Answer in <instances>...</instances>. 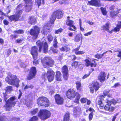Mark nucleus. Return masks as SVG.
Masks as SVG:
<instances>
[{
  "label": "nucleus",
  "mask_w": 121,
  "mask_h": 121,
  "mask_svg": "<svg viewBox=\"0 0 121 121\" xmlns=\"http://www.w3.org/2000/svg\"><path fill=\"white\" fill-rule=\"evenodd\" d=\"M5 90V92L3 94L4 99L5 102L4 107L6 111L9 112L10 111L12 107H14L15 105L17 102V101H15L16 99V98L15 96H13L11 97L8 99L9 96L6 93H10L12 91V86H8L6 87Z\"/></svg>",
  "instance_id": "obj_1"
},
{
  "label": "nucleus",
  "mask_w": 121,
  "mask_h": 121,
  "mask_svg": "<svg viewBox=\"0 0 121 121\" xmlns=\"http://www.w3.org/2000/svg\"><path fill=\"white\" fill-rule=\"evenodd\" d=\"M37 46H35L31 47L30 53L32 55L33 59L37 58L38 55V51L39 53L42 52L46 54L48 52V43L46 42L43 43L40 40H37L36 43Z\"/></svg>",
  "instance_id": "obj_2"
},
{
  "label": "nucleus",
  "mask_w": 121,
  "mask_h": 121,
  "mask_svg": "<svg viewBox=\"0 0 121 121\" xmlns=\"http://www.w3.org/2000/svg\"><path fill=\"white\" fill-rule=\"evenodd\" d=\"M65 95L67 98L71 100L75 98L73 102L77 104L79 103V99L81 98V95L74 89L70 88L66 92Z\"/></svg>",
  "instance_id": "obj_3"
},
{
  "label": "nucleus",
  "mask_w": 121,
  "mask_h": 121,
  "mask_svg": "<svg viewBox=\"0 0 121 121\" xmlns=\"http://www.w3.org/2000/svg\"><path fill=\"white\" fill-rule=\"evenodd\" d=\"M5 81L8 84L12 85H15L18 87L19 85L20 81L15 75L9 74L8 75L5 79Z\"/></svg>",
  "instance_id": "obj_4"
},
{
  "label": "nucleus",
  "mask_w": 121,
  "mask_h": 121,
  "mask_svg": "<svg viewBox=\"0 0 121 121\" xmlns=\"http://www.w3.org/2000/svg\"><path fill=\"white\" fill-rule=\"evenodd\" d=\"M20 7V5H18L16 9V11L15 14L7 16L10 22L13 21L16 22L19 21L20 18L21 17V15L23 12L22 9H19V8L18 9V8Z\"/></svg>",
  "instance_id": "obj_5"
},
{
  "label": "nucleus",
  "mask_w": 121,
  "mask_h": 121,
  "mask_svg": "<svg viewBox=\"0 0 121 121\" xmlns=\"http://www.w3.org/2000/svg\"><path fill=\"white\" fill-rule=\"evenodd\" d=\"M41 62L44 68L52 67L54 65V60L50 57L46 56L42 59Z\"/></svg>",
  "instance_id": "obj_6"
},
{
  "label": "nucleus",
  "mask_w": 121,
  "mask_h": 121,
  "mask_svg": "<svg viewBox=\"0 0 121 121\" xmlns=\"http://www.w3.org/2000/svg\"><path fill=\"white\" fill-rule=\"evenodd\" d=\"M50 112L47 109L40 110L38 114V116L40 119L43 121H45L51 117Z\"/></svg>",
  "instance_id": "obj_7"
},
{
  "label": "nucleus",
  "mask_w": 121,
  "mask_h": 121,
  "mask_svg": "<svg viewBox=\"0 0 121 121\" xmlns=\"http://www.w3.org/2000/svg\"><path fill=\"white\" fill-rule=\"evenodd\" d=\"M37 104L40 106L47 107L49 105V101L46 97H39L37 99Z\"/></svg>",
  "instance_id": "obj_8"
},
{
  "label": "nucleus",
  "mask_w": 121,
  "mask_h": 121,
  "mask_svg": "<svg viewBox=\"0 0 121 121\" xmlns=\"http://www.w3.org/2000/svg\"><path fill=\"white\" fill-rule=\"evenodd\" d=\"M40 31V28L36 25L33 27V29L32 28L30 30L29 33L30 35L32 36L33 40H35L37 38Z\"/></svg>",
  "instance_id": "obj_9"
},
{
  "label": "nucleus",
  "mask_w": 121,
  "mask_h": 121,
  "mask_svg": "<svg viewBox=\"0 0 121 121\" xmlns=\"http://www.w3.org/2000/svg\"><path fill=\"white\" fill-rule=\"evenodd\" d=\"M109 77V74L107 75L104 72L101 71L99 73L98 77V79L100 82L103 83L107 80Z\"/></svg>",
  "instance_id": "obj_10"
},
{
  "label": "nucleus",
  "mask_w": 121,
  "mask_h": 121,
  "mask_svg": "<svg viewBox=\"0 0 121 121\" xmlns=\"http://www.w3.org/2000/svg\"><path fill=\"white\" fill-rule=\"evenodd\" d=\"M55 73L51 69H48L46 76L49 82L52 81L54 79Z\"/></svg>",
  "instance_id": "obj_11"
},
{
  "label": "nucleus",
  "mask_w": 121,
  "mask_h": 121,
  "mask_svg": "<svg viewBox=\"0 0 121 121\" xmlns=\"http://www.w3.org/2000/svg\"><path fill=\"white\" fill-rule=\"evenodd\" d=\"M92 87H89V88L90 92L92 93H93L94 92V89L95 92H96L99 90L100 86L99 82L97 81H93L92 83Z\"/></svg>",
  "instance_id": "obj_12"
},
{
  "label": "nucleus",
  "mask_w": 121,
  "mask_h": 121,
  "mask_svg": "<svg viewBox=\"0 0 121 121\" xmlns=\"http://www.w3.org/2000/svg\"><path fill=\"white\" fill-rule=\"evenodd\" d=\"M96 61H98V60L96 59H92V61L93 62V63L91 62L89 59H85L84 60V61L85 62V65L87 67L90 66L91 67H95L97 65V63L96 62Z\"/></svg>",
  "instance_id": "obj_13"
},
{
  "label": "nucleus",
  "mask_w": 121,
  "mask_h": 121,
  "mask_svg": "<svg viewBox=\"0 0 121 121\" xmlns=\"http://www.w3.org/2000/svg\"><path fill=\"white\" fill-rule=\"evenodd\" d=\"M37 72L36 68L34 66L31 68L29 73L27 77V80H30L35 77Z\"/></svg>",
  "instance_id": "obj_14"
},
{
  "label": "nucleus",
  "mask_w": 121,
  "mask_h": 121,
  "mask_svg": "<svg viewBox=\"0 0 121 121\" xmlns=\"http://www.w3.org/2000/svg\"><path fill=\"white\" fill-rule=\"evenodd\" d=\"M64 13V12L62 10L58 9L54 11L52 14L57 18L60 19L62 18Z\"/></svg>",
  "instance_id": "obj_15"
},
{
  "label": "nucleus",
  "mask_w": 121,
  "mask_h": 121,
  "mask_svg": "<svg viewBox=\"0 0 121 121\" xmlns=\"http://www.w3.org/2000/svg\"><path fill=\"white\" fill-rule=\"evenodd\" d=\"M66 24L67 26H69V27L68 28L69 30L75 31L74 30L77 29V28L74 25L73 21L70 20V19H67L66 22Z\"/></svg>",
  "instance_id": "obj_16"
},
{
  "label": "nucleus",
  "mask_w": 121,
  "mask_h": 121,
  "mask_svg": "<svg viewBox=\"0 0 121 121\" xmlns=\"http://www.w3.org/2000/svg\"><path fill=\"white\" fill-rule=\"evenodd\" d=\"M54 97L55 102L57 104L61 105L63 104L64 99L60 94H56Z\"/></svg>",
  "instance_id": "obj_17"
},
{
  "label": "nucleus",
  "mask_w": 121,
  "mask_h": 121,
  "mask_svg": "<svg viewBox=\"0 0 121 121\" xmlns=\"http://www.w3.org/2000/svg\"><path fill=\"white\" fill-rule=\"evenodd\" d=\"M121 10L120 9H118L116 11H110L109 12L110 17L111 18H113L116 16H117L118 14L120 13V11Z\"/></svg>",
  "instance_id": "obj_18"
},
{
  "label": "nucleus",
  "mask_w": 121,
  "mask_h": 121,
  "mask_svg": "<svg viewBox=\"0 0 121 121\" xmlns=\"http://www.w3.org/2000/svg\"><path fill=\"white\" fill-rule=\"evenodd\" d=\"M80 46L73 49V51L75 52V53L76 55H82L84 54L85 52L83 51H79L80 48Z\"/></svg>",
  "instance_id": "obj_19"
},
{
  "label": "nucleus",
  "mask_w": 121,
  "mask_h": 121,
  "mask_svg": "<svg viewBox=\"0 0 121 121\" xmlns=\"http://www.w3.org/2000/svg\"><path fill=\"white\" fill-rule=\"evenodd\" d=\"M104 108L105 111L111 112L113 111L115 109L114 107L111 106V105L108 104L105 105Z\"/></svg>",
  "instance_id": "obj_20"
},
{
  "label": "nucleus",
  "mask_w": 121,
  "mask_h": 121,
  "mask_svg": "<svg viewBox=\"0 0 121 121\" xmlns=\"http://www.w3.org/2000/svg\"><path fill=\"white\" fill-rule=\"evenodd\" d=\"M55 78L56 81H60L62 80L61 74L59 71H56Z\"/></svg>",
  "instance_id": "obj_21"
},
{
  "label": "nucleus",
  "mask_w": 121,
  "mask_h": 121,
  "mask_svg": "<svg viewBox=\"0 0 121 121\" xmlns=\"http://www.w3.org/2000/svg\"><path fill=\"white\" fill-rule=\"evenodd\" d=\"M83 39L82 35L81 33L77 34L75 37L74 41L76 42H78L80 40L82 41Z\"/></svg>",
  "instance_id": "obj_22"
},
{
  "label": "nucleus",
  "mask_w": 121,
  "mask_h": 121,
  "mask_svg": "<svg viewBox=\"0 0 121 121\" xmlns=\"http://www.w3.org/2000/svg\"><path fill=\"white\" fill-rule=\"evenodd\" d=\"M60 50L61 51H65L67 52L69 51L70 50V48L68 47V45H65L61 48H60Z\"/></svg>",
  "instance_id": "obj_23"
},
{
  "label": "nucleus",
  "mask_w": 121,
  "mask_h": 121,
  "mask_svg": "<svg viewBox=\"0 0 121 121\" xmlns=\"http://www.w3.org/2000/svg\"><path fill=\"white\" fill-rule=\"evenodd\" d=\"M110 23L107 22L104 25H103L101 26L102 30H105L107 31H109V25Z\"/></svg>",
  "instance_id": "obj_24"
},
{
  "label": "nucleus",
  "mask_w": 121,
  "mask_h": 121,
  "mask_svg": "<svg viewBox=\"0 0 121 121\" xmlns=\"http://www.w3.org/2000/svg\"><path fill=\"white\" fill-rule=\"evenodd\" d=\"M70 114L68 112L66 113L64 116L63 121H70Z\"/></svg>",
  "instance_id": "obj_25"
},
{
  "label": "nucleus",
  "mask_w": 121,
  "mask_h": 121,
  "mask_svg": "<svg viewBox=\"0 0 121 121\" xmlns=\"http://www.w3.org/2000/svg\"><path fill=\"white\" fill-rule=\"evenodd\" d=\"M121 28V21H120L119 24H117L116 26V27H115L112 30L113 31H115L116 32H118L119 31L120 29Z\"/></svg>",
  "instance_id": "obj_26"
},
{
  "label": "nucleus",
  "mask_w": 121,
  "mask_h": 121,
  "mask_svg": "<svg viewBox=\"0 0 121 121\" xmlns=\"http://www.w3.org/2000/svg\"><path fill=\"white\" fill-rule=\"evenodd\" d=\"M76 85V87L77 90L79 91H82V88H81V84L80 82L77 81L75 83Z\"/></svg>",
  "instance_id": "obj_27"
},
{
  "label": "nucleus",
  "mask_w": 121,
  "mask_h": 121,
  "mask_svg": "<svg viewBox=\"0 0 121 121\" xmlns=\"http://www.w3.org/2000/svg\"><path fill=\"white\" fill-rule=\"evenodd\" d=\"M79 65L78 62L76 61H73L71 64L72 67L74 69L76 68Z\"/></svg>",
  "instance_id": "obj_28"
},
{
  "label": "nucleus",
  "mask_w": 121,
  "mask_h": 121,
  "mask_svg": "<svg viewBox=\"0 0 121 121\" xmlns=\"http://www.w3.org/2000/svg\"><path fill=\"white\" fill-rule=\"evenodd\" d=\"M61 70V72L62 73H68V67L66 65H64L62 67Z\"/></svg>",
  "instance_id": "obj_29"
},
{
  "label": "nucleus",
  "mask_w": 121,
  "mask_h": 121,
  "mask_svg": "<svg viewBox=\"0 0 121 121\" xmlns=\"http://www.w3.org/2000/svg\"><path fill=\"white\" fill-rule=\"evenodd\" d=\"M110 90H104L103 92V94L104 96L107 95L108 97H111L112 95L109 94V93L110 91Z\"/></svg>",
  "instance_id": "obj_30"
},
{
  "label": "nucleus",
  "mask_w": 121,
  "mask_h": 121,
  "mask_svg": "<svg viewBox=\"0 0 121 121\" xmlns=\"http://www.w3.org/2000/svg\"><path fill=\"white\" fill-rule=\"evenodd\" d=\"M106 103L108 104H109L111 105V104H112L114 105L116 104L117 103V102L116 100L114 99H111V100H108V99H107Z\"/></svg>",
  "instance_id": "obj_31"
},
{
  "label": "nucleus",
  "mask_w": 121,
  "mask_h": 121,
  "mask_svg": "<svg viewBox=\"0 0 121 121\" xmlns=\"http://www.w3.org/2000/svg\"><path fill=\"white\" fill-rule=\"evenodd\" d=\"M39 118L36 116H34L30 117L28 121H38Z\"/></svg>",
  "instance_id": "obj_32"
},
{
  "label": "nucleus",
  "mask_w": 121,
  "mask_h": 121,
  "mask_svg": "<svg viewBox=\"0 0 121 121\" xmlns=\"http://www.w3.org/2000/svg\"><path fill=\"white\" fill-rule=\"evenodd\" d=\"M100 9L102 14L104 16H106L107 14V11L106 10V8L101 7Z\"/></svg>",
  "instance_id": "obj_33"
},
{
  "label": "nucleus",
  "mask_w": 121,
  "mask_h": 121,
  "mask_svg": "<svg viewBox=\"0 0 121 121\" xmlns=\"http://www.w3.org/2000/svg\"><path fill=\"white\" fill-rule=\"evenodd\" d=\"M47 38L48 41L50 43L52 41L53 39V37L51 34H48L47 36Z\"/></svg>",
  "instance_id": "obj_34"
},
{
  "label": "nucleus",
  "mask_w": 121,
  "mask_h": 121,
  "mask_svg": "<svg viewBox=\"0 0 121 121\" xmlns=\"http://www.w3.org/2000/svg\"><path fill=\"white\" fill-rule=\"evenodd\" d=\"M56 18L54 16H53L52 14L50 18L49 22L51 24H53L54 22L56 20Z\"/></svg>",
  "instance_id": "obj_35"
},
{
  "label": "nucleus",
  "mask_w": 121,
  "mask_h": 121,
  "mask_svg": "<svg viewBox=\"0 0 121 121\" xmlns=\"http://www.w3.org/2000/svg\"><path fill=\"white\" fill-rule=\"evenodd\" d=\"M98 104L99 105V107L101 109H103L105 106L104 104L101 101L99 100L98 101Z\"/></svg>",
  "instance_id": "obj_36"
},
{
  "label": "nucleus",
  "mask_w": 121,
  "mask_h": 121,
  "mask_svg": "<svg viewBox=\"0 0 121 121\" xmlns=\"http://www.w3.org/2000/svg\"><path fill=\"white\" fill-rule=\"evenodd\" d=\"M13 32L15 34H23L24 33V31L22 29H19L18 30L14 31Z\"/></svg>",
  "instance_id": "obj_37"
},
{
  "label": "nucleus",
  "mask_w": 121,
  "mask_h": 121,
  "mask_svg": "<svg viewBox=\"0 0 121 121\" xmlns=\"http://www.w3.org/2000/svg\"><path fill=\"white\" fill-rule=\"evenodd\" d=\"M38 111V108H36L33 109L30 112V113L32 115H35L37 113Z\"/></svg>",
  "instance_id": "obj_38"
},
{
  "label": "nucleus",
  "mask_w": 121,
  "mask_h": 121,
  "mask_svg": "<svg viewBox=\"0 0 121 121\" xmlns=\"http://www.w3.org/2000/svg\"><path fill=\"white\" fill-rule=\"evenodd\" d=\"M62 73L63 77L64 79L65 80H67L68 77V73Z\"/></svg>",
  "instance_id": "obj_39"
},
{
  "label": "nucleus",
  "mask_w": 121,
  "mask_h": 121,
  "mask_svg": "<svg viewBox=\"0 0 121 121\" xmlns=\"http://www.w3.org/2000/svg\"><path fill=\"white\" fill-rule=\"evenodd\" d=\"M69 57L70 58L72 61H74L77 59V57L76 56L74 55L69 56Z\"/></svg>",
  "instance_id": "obj_40"
},
{
  "label": "nucleus",
  "mask_w": 121,
  "mask_h": 121,
  "mask_svg": "<svg viewBox=\"0 0 121 121\" xmlns=\"http://www.w3.org/2000/svg\"><path fill=\"white\" fill-rule=\"evenodd\" d=\"M63 30V29L61 28H60L57 30L55 31L54 33L55 34H58L61 33Z\"/></svg>",
  "instance_id": "obj_41"
},
{
  "label": "nucleus",
  "mask_w": 121,
  "mask_h": 121,
  "mask_svg": "<svg viewBox=\"0 0 121 121\" xmlns=\"http://www.w3.org/2000/svg\"><path fill=\"white\" fill-rule=\"evenodd\" d=\"M47 30H46V31L44 30L42 31H43V33L44 34H45L46 33H49L51 32L52 30L50 28H47Z\"/></svg>",
  "instance_id": "obj_42"
},
{
  "label": "nucleus",
  "mask_w": 121,
  "mask_h": 121,
  "mask_svg": "<svg viewBox=\"0 0 121 121\" xmlns=\"http://www.w3.org/2000/svg\"><path fill=\"white\" fill-rule=\"evenodd\" d=\"M33 19L32 17H30V21L31 24H35L36 22V21L35 19Z\"/></svg>",
  "instance_id": "obj_43"
},
{
  "label": "nucleus",
  "mask_w": 121,
  "mask_h": 121,
  "mask_svg": "<svg viewBox=\"0 0 121 121\" xmlns=\"http://www.w3.org/2000/svg\"><path fill=\"white\" fill-rule=\"evenodd\" d=\"M37 59H33L34 60L33 61V62L34 65H37L39 64V60H36Z\"/></svg>",
  "instance_id": "obj_44"
},
{
  "label": "nucleus",
  "mask_w": 121,
  "mask_h": 121,
  "mask_svg": "<svg viewBox=\"0 0 121 121\" xmlns=\"http://www.w3.org/2000/svg\"><path fill=\"white\" fill-rule=\"evenodd\" d=\"M26 4H32L33 3L32 0H23Z\"/></svg>",
  "instance_id": "obj_45"
},
{
  "label": "nucleus",
  "mask_w": 121,
  "mask_h": 121,
  "mask_svg": "<svg viewBox=\"0 0 121 121\" xmlns=\"http://www.w3.org/2000/svg\"><path fill=\"white\" fill-rule=\"evenodd\" d=\"M87 99L84 98H82L80 99V101L82 103L84 104L86 103L87 101Z\"/></svg>",
  "instance_id": "obj_46"
},
{
  "label": "nucleus",
  "mask_w": 121,
  "mask_h": 121,
  "mask_svg": "<svg viewBox=\"0 0 121 121\" xmlns=\"http://www.w3.org/2000/svg\"><path fill=\"white\" fill-rule=\"evenodd\" d=\"M17 37V36L16 35H11L10 37V38L11 39H15Z\"/></svg>",
  "instance_id": "obj_47"
},
{
  "label": "nucleus",
  "mask_w": 121,
  "mask_h": 121,
  "mask_svg": "<svg viewBox=\"0 0 121 121\" xmlns=\"http://www.w3.org/2000/svg\"><path fill=\"white\" fill-rule=\"evenodd\" d=\"M92 112H90L88 118L90 121H91L92 119L93 115Z\"/></svg>",
  "instance_id": "obj_48"
},
{
  "label": "nucleus",
  "mask_w": 121,
  "mask_h": 121,
  "mask_svg": "<svg viewBox=\"0 0 121 121\" xmlns=\"http://www.w3.org/2000/svg\"><path fill=\"white\" fill-rule=\"evenodd\" d=\"M35 0L38 5V8H39V6L41 5V0Z\"/></svg>",
  "instance_id": "obj_49"
},
{
  "label": "nucleus",
  "mask_w": 121,
  "mask_h": 121,
  "mask_svg": "<svg viewBox=\"0 0 121 121\" xmlns=\"http://www.w3.org/2000/svg\"><path fill=\"white\" fill-rule=\"evenodd\" d=\"M67 0H62L61 1H60L59 3L60 4H67Z\"/></svg>",
  "instance_id": "obj_50"
},
{
  "label": "nucleus",
  "mask_w": 121,
  "mask_h": 121,
  "mask_svg": "<svg viewBox=\"0 0 121 121\" xmlns=\"http://www.w3.org/2000/svg\"><path fill=\"white\" fill-rule=\"evenodd\" d=\"M90 73H91L89 72L87 74H85L82 77V79H84L88 77L90 75Z\"/></svg>",
  "instance_id": "obj_51"
},
{
  "label": "nucleus",
  "mask_w": 121,
  "mask_h": 121,
  "mask_svg": "<svg viewBox=\"0 0 121 121\" xmlns=\"http://www.w3.org/2000/svg\"><path fill=\"white\" fill-rule=\"evenodd\" d=\"M12 120L14 121H20V118L16 117H13L12 118Z\"/></svg>",
  "instance_id": "obj_52"
},
{
  "label": "nucleus",
  "mask_w": 121,
  "mask_h": 121,
  "mask_svg": "<svg viewBox=\"0 0 121 121\" xmlns=\"http://www.w3.org/2000/svg\"><path fill=\"white\" fill-rule=\"evenodd\" d=\"M5 117L4 116H0V121H5Z\"/></svg>",
  "instance_id": "obj_53"
},
{
  "label": "nucleus",
  "mask_w": 121,
  "mask_h": 121,
  "mask_svg": "<svg viewBox=\"0 0 121 121\" xmlns=\"http://www.w3.org/2000/svg\"><path fill=\"white\" fill-rule=\"evenodd\" d=\"M94 57L95 58L98 59H101V57L100 56V54H97L96 55H95L94 56Z\"/></svg>",
  "instance_id": "obj_54"
},
{
  "label": "nucleus",
  "mask_w": 121,
  "mask_h": 121,
  "mask_svg": "<svg viewBox=\"0 0 121 121\" xmlns=\"http://www.w3.org/2000/svg\"><path fill=\"white\" fill-rule=\"evenodd\" d=\"M3 23L6 26L8 25L9 23V21L6 19L4 20L3 21Z\"/></svg>",
  "instance_id": "obj_55"
},
{
  "label": "nucleus",
  "mask_w": 121,
  "mask_h": 121,
  "mask_svg": "<svg viewBox=\"0 0 121 121\" xmlns=\"http://www.w3.org/2000/svg\"><path fill=\"white\" fill-rule=\"evenodd\" d=\"M92 32V31L88 32L87 33L84 34V35L85 36H88L89 35H91Z\"/></svg>",
  "instance_id": "obj_56"
},
{
  "label": "nucleus",
  "mask_w": 121,
  "mask_h": 121,
  "mask_svg": "<svg viewBox=\"0 0 121 121\" xmlns=\"http://www.w3.org/2000/svg\"><path fill=\"white\" fill-rule=\"evenodd\" d=\"M22 40H23V39H18L15 40V42L17 43H21Z\"/></svg>",
  "instance_id": "obj_57"
},
{
  "label": "nucleus",
  "mask_w": 121,
  "mask_h": 121,
  "mask_svg": "<svg viewBox=\"0 0 121 121\" xmlns=\"http://www.w3.org/2000/svg\"><path fill=\"white\" fill-rule=\"evenodd\" d=\"M115 8V7L114 5H112L109 7V9L111 11H113Z\"/></svg>",
  "instance_id": "obj_58"
},
{
  "label": "nucleus",
  "mask_w": 121,
  "mask_h": 121,
  "mask_svg": "<svg viewBox=\"0 0 121 121\" xmlns=\"http://www.w3.org/2000/svg\"><path fill=\"white\" fill-rule=\"evenodd\" d=\"M118 115L117 113H116L114 115L113 117L112 121H115L116 119L117 118V116Z\"/></svg>",
  "instance_id": "obj_59"
},
{
  "label": "nucleus",
  "mask_w": 121,
  "mask_h": 121,
  "mask_svg": "<svg viewBox=\"0 0 121 121\" xmlns=\"http://www.w3.org/2000/svg\"><path fill=\"white\" fill-rule=\"evenodd\" d=\"M99 99H100V100L102 101V100H103L104 99V95H100L99 96Z\"/></svg>",
  "instance_id": "obj_60"
},
{
  "label": "nucleus",
  "mask_w": 121,
  "mask_h": 121,
  "mask_svg": "<svg viewBox=\"0 0 121 121\" xmlns=\"http://www.w3.org/2000/svg\"><path fill=\"white\" fill-rule=\"evenodd\" d=\"M11 53V50L9 49L7 50L6 52V54L7 56H9Z\"/></svg>",
  "instance_id": "obj_61"
},
{
  "label": "nucleus",
  "mask_w": 121,
  "mask_h": 121,
  "mask_svg": "<svg viewBox=\"0 0 121 121\" xmlns=\"http://www.w3.org/2000/svg\"><path fill=\"white\" fill-rule=\"evenodd\" d=\"M120 86V84L119 83L117 82L114 84V86H113V87L115 88H116Z\"/></svg>",
  "instance_id": "obj_62"
},
{
  "label": "nucleus",
  "mask_w": 121,
  "mask_h": 121,
  "mask_svg": "<svg viewBox=\"0 0 121 121\" xmlns=\"http://www.w3.org/2000/svg\"><path fill=\"white\" fill-rule=\"evenodd\" d=\"M116 52H118V54L117 55V56L118 57L121 58V50L120 51H116Z\"/></svg>",
  "instance_id": "obj_63"
},
{
  "label": "nucleus",
  "mask_w": 121,
  "mask_h": 121,
  "mask_svg": "<svg viewBox=\"0 0 121 121\" xmlns=\"http://www.w3.org/2000/svg\"><path fill=\"white\" fill-rule=\"evenodd\" d=\"M88 110L89 111L91 112H92V113H93V112H95V111L94 109L91 107L89 108Z\"/></svg>",
  "instance_id": "obj_64"
}]
</instances>
